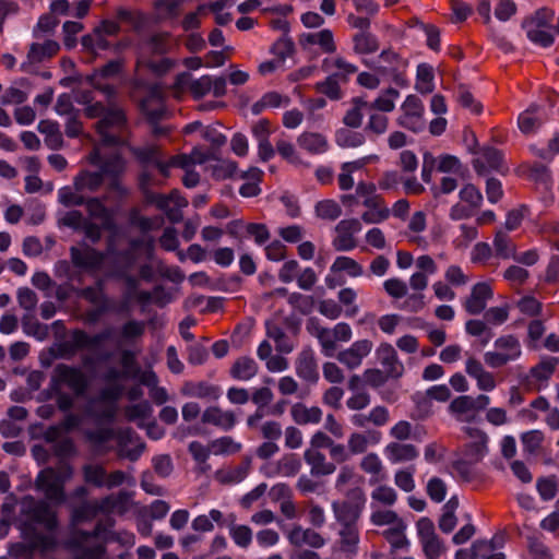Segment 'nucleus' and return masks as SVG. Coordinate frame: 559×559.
Returning <instances> with one entry per match:
<instances>
[{"label": "nucleus", "mask_w": 559, "mask_h": 559, "mask_svg": "<svg viewBox=\"0 0 559 559\" xmlns=\"http://www.w3.org/2000/svg\"><path fill=\"white\" fill-rule=\"evenodd\" d=\"M355 191L367 209L361 214V221L366 224H380L390 217V209L384 198L377 193V185L371 181H359Z\"/></svg>", "instance_id": "39448f33"}, {"label": "nucleus", "mask_w": 559, "mask_h": 559, "mask_svg": "<svg viewBox=\"0 0 559 559\" xmlns=\"http://www.w3.org/2000/svg\"><path fill=\"white\" fill-rule=\"evenodd\" d=\"M22 513L31 523L41 524L48 531H53L57 527L56 513L45 501H36L32 497L25 498Z\"/></svg>", "instance_id": "2eb2a0df"}, {"label": "nucleus", "mask_w": 559, "mask_h": 559, "mask_svg": "<svg viewBox=\"0 0 559 559\" xmlns=\"http://www.w3.org/2000/svg\"><path fill=\"white\" fill-rule=\"evenodd\" d=\"M471 395H460L449 404V413L461 423L472 421L476 417Z\"/></svg>", "instance_id": "a19ab883"}, {"label": "nucleus", "mask_w": 559, "mask_h": 559, "mask_svg": "<svg viewBox=\"0 0 559 559\" xmlns=\"http://www.w3.org/2000/svg\"><path fill=\"white\" fill-rule=\"evenodd\" d=\"M266 335L275 343V348L282 354H289L293 352L295 345L292 338L284 332V330L275 323H266Z\"/></svg>", "instance_id": "8fccbe9b"}, {"label": "nucleus", "mask_w": 559, "mask_h": 559, "mask_svg": "<svg viewBox=\"0 0 559 559\" xmlns=\"http://www.w3.org/2000/svg\"><path fill=\"white\" fill-rule=\"evenodd\" d=\"M400 127L412 132H421L426 127L425 106L416 95L406 96L401 105V115L396 119Z\"/></svg>", "instance_id": "f8f14e48"}, {"label": "nucleus", "mask_w": 559, "mask_h": 559, "mask_svg": "<svg viewBox=\"0 0 559 559\" xmlns=\"http://www.w3.org/2000/svg\"><path fill=\"white\" fill-rule=\"evenodd\" d=\"M383 453L391 464H403L415 461L419 456L416 445L401 441L389 442Z\"/></svg>", "instance_id": "393cba45"}, {"label": "nucleus", "mask_w": 559, "mask_h": 559, "mask_svg": "<svg viewBox=\"0 0 559 559\" xmlns=\"http://www.w3.org/2000/svg\"><path fill=\"white\" fill-rule=\"evenodd\" d=\"M141 109L151 123H156L165 117L166 106L162 91L153 87L142 100Z\"/></svg>", "instance_id": "cd10ccee"}, {"label": "nucleus", "mask_w": 559, "mask_h": 559, "mask_svg": "<svg viewBox=\"0 0 559 559\" xmlns=\"http://www.w3.org/2000/svg\"><path fill=\"white\" fill-rule=\"evenodd\" d=\"M157 185L148 171H142L139 177V188L144 195L145 202L156 205L158 210L165 212L171 223H178L182 219L181 210L188 206V200L182 197L179 190L175 189L169 194L155 193L152 186Z\"/></svg>", "instance_id": "f03ea898"}, {"label": "nucleus", "mask_w": 559, "mask_h": 559, "mask_svg": "<svg viewBox=\"0 0 559 559\" xmlns=\"http://www.w3.org/2000/svg\"><path fill=\"white\" fill-rule=\"evenodd\" d=\"M300 148L312 155L323 154L329 148L326 138L317 132H304L297 138Z\"/></svg>", "instance_id": "a18cd8bd"}, {"label": "nucleus", "mask_w": 559, "mask_h": 559, "mask_svg": "<svg viewBox=\"0 0 559 559\" xmlns=\"http://www.w3.org/2000/svg\"><path fill=\"white\" fill-rule=\"evenodd\" d=\"M360 468L371 476L370 483H378L385 478L382 461L377 453H368L359 464Z\"/></svg>", "instance_id": "3c124183"}, {"label": "nucleus", "mask_w": 559, "mask_h": 559, "mask_svg": "<svg viewBox=\"0 0 559 559\" xmlns=\"http://www.w3.org/2000/svg\"><path fill=\"white\" fill-rule=\"evenodd\" d=\"M173 47L171 35L168 32L153 34L143 45L141 55L138 60L139 67H144L157 75L167 73L175 64L169 58H162L157 61L145 56V51L155 55H165Z\"/></svg>", "instance_id": "20e7f679"}, {"label": "nucleus", "mask_w": 559, "mask_h": 559, "mask_svg": "<svg viewBox=\"0 0 559 559\" xmlns=\"http://www.w3.org/2000/svg\"><path fill=\"white\" fill-rule=\"evenodd\" d=\"M493 298V288L488 282H478L474 284L468 293L462 299L463 309L471 316L483 313L488 302Z\"/></svg>", "instance_id": "dca6fc26"}, {"label": "nucleus", "mask_w": 559, "mask_h": 559, "mask_svg": "<svg viewBox=\"0 0 559 559\" xmlns=\"http://www.w3.org/2000/svg\"><path fill=\"white\" fill-rule=\"evenodd\" d=\"M201 421L204 425L214 426L223 431H229L235 427L237 417L233 411L213 405L203 411Z\"/></svg>", "instance_id": "5701e85b"}, {"label": "nucleus", "mask_w": 559, "mask_h": 559, "mask_svg": "<svg viewBox=\"0 0 559 559\" xmlns=\"http://www.w3.org/2000/svg\"><path fill=\"white\" fill-rule=\"evenodd\" d=\"M130 152L136 158V160L143 165H154L162 157V152L158 145L150 144L146 146H130Z\"/></svg>", "instance_id": "680f3d73"}, {"label": "nucleus", "mask_w": 559, "mask_h": 559, "mask_svg": "<svg viewBox=\"0 0 559 559\" xmlns=\"http://www.w3.org/2000/svg\"><path fill=\"white\" fill-rule=\"evenodd\" d=\"M400 97V92L393 87L386 88L373 102H367L362 106L368 108V112L381 111L391 112L395 108V102Z\"/></svg>", "instance_id": "49530a36"}, {"label": "nucleus", "mask_w": 559, "mask_h": 559, "mask_svg": "<svg viewBox=\"0 0 559 559\" xmlns=\"http://www.w3.org/2000/svg\"><path fill=\"white\" fill-rule=\"evenodd\" d=\"M483 200V194L476 186L464 185L459 191V201L450 209V218L462 221L474 216L480 209Z\"/></svg>", "instance_id": "9d476101"}, {"label": "nucleus", "mask_w": 559, "mask_h": 559, "mask_svg": "<svg viewBox=\"0 0 559 559\" xmlns=\"http://www.w3.org/2000/svg\"><path fill=\"white\" fill-rule=\"evenodd\" d=\"M292 419L298 425L319 424L322 420V409L318 406L308 407L304 403H296L290 407Z\"/></svg>", "instance_id": "c03bdc74"}, {"label": "nucleus", "mask_w": 559, "mask_h": 559, "mask_svg": "<svg viewBox=\"0 0 559 559\" xmlns=\"http://www.w3.org/2000/svg\"><path fill=\"white\" fill-rule=\"evenodd\" d=\"M288 540L296 547L307 545L311 548H322L325 545L324 537L312 528H302L301 526L294 527L289 535Z\"/></svg>", "instance_id": "c9c22d12"}, {"label": "nucleus", "mask_w": 559, "mask_h": 559, "mask_svg": "<svg viewBox=\"0 0 559 559\" xmlns=\"http://www.w3.org/2000/svg\"><path fill=\"white\" fill-rule=\"evenodd\" d=\"M522 356V345L513 334L500 335L493 343V350L484 354V361L490 368H501Z\"/></svg>", "instance_id": "0eeeda50"}, {"label": "nucleus", "mask_w": 559, "mask_h": 559, "mask_svg": "<svg viewBox=\"0 0 559 559\" xmlns=\"http://www.w3.org/2000/svg\"><path fill=\"white\" fill-rule=\"evenodd\" d=\"M72 475L73 468L67 462H61L58 471L47 467L37 475L35 481L36 489L41 491L47 500L60 504L66 500L64 483Z\"/></svg>", "instance_id": "7ed1b4c3"}, {"label": "nucleus", "mask_w": 559, "mask_h": 559, "mask_svg": "<svg viewBox=\"0 0 559 559\" xmlns=\"http://www.w3.org/2000/svg\"><path fill=\"white\" fill-rule=\"evenodd\" d=\"M307 330L318 340L321 352L325 357L334 356L337 345L335 344L332 329L322 326L318 322H311V324L307 325Z\"/></svg>", "instance_id": "ea45409f"}, {"label": "nucleus", "mask_w": 559, "mask_h": 559, "mask_svg": "<svg viewBox=\"0 0 559 559\" xmlns=\"http://www.w3.org/2000/svg\"><path fill=\"white\" fill-rule=\"evenodd\" d=\"M515 308L527 318H538L543 313V304L532 295H525L515 301Z\"/></svg>", "instance_id": "774afa93"}, {"label": "nucleus", "mask_w": 559, "mask_h": 559, "mask_svg": "<svg viewBox=\"0 0 559 559\" xmlns=\"http://www.w3.org/2000/svg\"><path fill=\"white\" fill-rule=\"evenodd\" d=\"M231 518L233 521L228 525L229 536L236 546L242 549H247L252 543L253 532L248 525L236 524L235 516L231 515Z\"/></svg>", "instance_id": "bf43d9fd"}, {"label": "nucleus", "mask_w": 559, "mask_h": 559, "mask_svg": "<svg viewBox=\"0 0 559 559\" xmlns=\"http://www.w3.org/2000/svg\"><path fill=\"white\" fill-rule=\"evenodd\" d=\"M249 468V463L246 462L235 467L218 469L215 479L223 485L238 484L247 477Z\"/></svg>", "instance_id": "6e6d98bb"}, {"label": "nucleus", "mask_w": 559, "mask_h": 559, "mask_svg": "<svg viewBox=\"0 0 559 559\" xmlns=\"http://www.w3.org/2000/svg\"><path fill=\"white\" fill-rule=\"evenodd\" d=\"M63 386L70 389L75 396H82L88 389V379L81 368L58 364L52 371L50 389L59 392Z\"/></svg>", "instance_id": "1a4fd4ad"}, {"label": "nucleus", "mask_w": 559, "mask_h": 559, "mask_svg": "<svg viewBox=\"0 0 559 559\" xmlns=\"http://www.w3.org/2000/svg\"><path fill=\"white\" fill-rule=\"evenodd\" d=\"M300 45L319 46L324 53H333L336 51V44L332 31L325 28L316 33L302 34L299 39Z\"/></svg>", "instance_id": "e433bc0d"}, {"label": "nucleus", "mask_w": 559, "mask_h": 559, "mask_svg": "<svg viewBox=\"0 0 559 559\" xmlns=\"http://www.w3.org/2000/svg\"><path fill=\"white\" fill-rule=\"evenodd\" d=\"M180 393L187 397L216 401L221 396V388L206 381H186Z\"/></svg>", "instance_id": "c756f323"}, {"label": "nucleus", "mask_w": 559, "mask_h": 559, "mask_svg": "<svg viewBox=\"0 0 559 559\" xmlns=\"http://www.w3.org/2000/svg\"><path fill=\"white\" fill-rule=\"evenodd\" d=\"M322 70L335 75L341 82L346 83L350 75L358 71V68L345 60L343 57L325 58L322 61Z\"/></svg>", "instance_id": "58836bf2"}, {"label": "nucleus", "mask_w": 559, "mask_h": 559, "mask_svg": "<svg viewBox=\"0 0 559 559\" xmlns=\"http://www.w3.org/2000/svg\"><path fill=\"white\" fill-rule=\"evenodd\" d=\"M88 162L99 168L103 177H107L110 182L108 188L121 195L128 194V189L120 182V177L126 173L127 162L118 153L103 155L99 148H94L88 155Z\"/></svg>", "instance_id": "423d86ee"}, {"label": "nucleus", "mask_w": 559, "mask_h": 559, "mask_svg": "<svg viewBox=\"0 0 559 559\" xmlns=\"http://www.w3.org/2000/svg\"><path fill=\"white\" fill-rule=\"evenodd\" d=\"M557 358H543L537 365L531 368L530 376L537 382H546L554 374L557 366Z\"/></svg>", "instance_id": "338daca9"}, {"label": "nucleus", "mask_w": 559, "mask_h": 559, "mask_svg": "<svg viewBox=\"0 0 559 559\" xmlns=\"http://www.w3.org/2000/svg\"><path fill=\"white\" fill-rule=\"evenodd\" d=\"M353 44V49L357 55H370L379 49L378 38L368 31L355 34Z\"/></svg>", "instance_id": "4d7b16f0"}, {"label": "nucleus", "mask_w": 559, "mask_h": 559, "mask_svg": "<svg viewBox=\"0 0 559 559\" xmlns=\"http://www.w3.org/2000/svg\"><path fill=\"white\" fill-rule=\"evenodd\" d=\"M380 59L388 64V67L382 68L383 73L389 74L396 85L406 87L408 85V81L405 76V69L408 64L407 61L391 49L383 50L380 53Z\"/></svg>", "instance_id": "aec40b11"}, {"label": "nucleus", "mask_w": 559, "mask_h": 559, "mask_svg": "<svg viewBox=\"0 0 559 559\" xmlns=\"http://www.w3.org/2000/svg\"><path fill=\"white\" fill-rule=\"evenodd\" d=\"M554 16L555 11L552 9L547 7L539 8L532 15L526 16L522 21V27L547 28L550 26Z\"/></svg>", "instance_id": "0e129e2a"}, {"label": "nucleus", "mask_w": 559, "mask_h": 559, "mask_svg": "<svg viewBox=\"0 0 559 559\" xmlns=\"http://www.w3.org/2000/svg\"><path fill=\"white\" fill-rule=\"evenodd\" d=\"M362 226L358 218L340 221L334 227L332 246L336 251H352L357 247L356 235Z\"/></svg>", "instance_id": "4468645a"}, {"label": "nucleus", "mask_w": 559, "mask_h": 559, "mask_svg": "<svg viewBox=\"0 0 559 559\" xmlns=\"http://www.w3.org/2000/svg\"><path fill=\"white\" fill-rule=\"evenodd\" d=\"M372 348V341L367 338L358 340L349 347L340 350L335 357L347 369L355 370L362 365L364 359L370 355Z\"/></svg>", "instance_id": "f3484780"}, {"label": "nucleus", "mask_w": 559, "mask_h": 559, "mask_svg": "<svg viewBox=\"0 0 559 559\" xmlns=\"http://www.w3.org/2000/svg\"><path fill=\"white\" fill-rule=\"evenodd\" d=\"M31 82L27 79H20L9 86L0 97L1 105H20L27 100L31 92Z\"/></svg>", "instance_id": "4c0bfd02"}, {"label": "nucleus", "mask_w": 559, "mask_h": 559, "mask_svg": "<svg viewBox=\"0 0 559 559\" xmlns=\"http://www.w3.org/2000/svg\"><path fill=\"white\" fill-rule=\"evenodd\" d=\"M406 523L405 521L382 531V537L390 545V555L394 556L399 550L408 551L411 542L406 536Z\"/></svg>", "instance_id": "72a5a7b5"}, {"label": "nucleus", "mask_w": 559, "mask_h": 559, "mask_svg": "<svg viewBox=\"0 0 559 559\" xmlns=\"http://www.w3.org/2000/svg\"><path fill=\"white\" fill-rule=\"evenodd\" d=\"M416 528L425 559H440L447 547L436 534L433 522L428 518H421L417 521Z\"/></svg>", "instance_id": "9b49d317"}, {"label": "nucleus", "mask_w": 559, "mask_h": 559, "mask_svg": "<svg viewBox=\"0 0 559 559\" xmlns=\"http://www.w3.org/2000/svg\"><path fill=\"white\" fill-rule=\"evenodd\" d=\"M259 365L248 356L238 357L229 369V374L238 381H249L258 374Z\"/></svg>", "instance_id": "37998d69"}, {"label": "nucleus", "mask_w": 559, "mask_h": 559, "mask_svg": "<svg viewBox=\"0 0 559 559\" xmlns=\"http://www.w3.org/2000/svg\"><path fill=\"white\" fill-rule=\"evenodd\" d=\"M546 121L547 116L545 110L539 106L533 105L520 114L518 118V126L523 134L531 135L534 134Z\"/></svg>", "instance_id": "7c9ffc66"}, {"label": "nucleus", "mask_w": 559, "mask_h": 559, "mask_svg": "<svg viewBox=\"0 0 559 559\" xmlns=\"http://www.w3.org/2000/svg\"><path fill=\"white\" fill-rule=\"evenodd\" d=\"M473 166L478 175H484L489 170L504 173L508 169L502 153L495 147H484L473 160Z\"/></svg>", "instance_id": "4be33fe9"}, {"label": "nucleus", "mask_w": 559, "mask_h": 559, "mask_svg": "<svg viewBox=\"0 0 559 559\" xmlns=\"http://www.w3.org/2000/svg\"><path fill=\"white\" fill-rule=\"evenodd\" d=\"M75 295L82 299H84L90 305L111 310V302L109 297L105 292V286L103 281H97L95 285L86 286L84 288L73 290Z\"/></svg>", "instance_id": "f704fd0d"}, {"label": "nucleus", "mask_w": 559, "mask_h": 559, "mask_svg": "<svg viewBox=\"0 0 559 559\" xmlns=\"http://www.w3.org/2000/svg\"><path fill=\"white\" fill-rule=\"evenodd\" d=\"M84 114L90 119L99 118L95 129L104 144L119 145L127 142V118L121 108L106 107L103 103L95 102L84 108Z\"/></svg>", "instance_id": "f257e3e1"}, {"label": "nucleus", "mask_w": 559, "mask_h": 559, "mask_svg": "<svg viewBox=\"0 0 559 559\" xmlns=\"http://www.w3.org/2000/svg\"><path fill=\"white\" fill-rule=\"evenodd\" d=\"M104 182L103 174L99 171L82 170L80 171L73 181V186L78 191H97Z\"/></svg>", "instance_id": "de8ad7c7"}, {"label": "nucleus", "mask_w": 559, "mask_h": 559, "mask_svg": "<svg viewBox=\"0 0 559 559\" xmlns=\"http://www.w3.org/2000/svg\"><path fill=\"white\" fill-rule=\"evenodd\" d=\"M296 373L302 380L316 383L319 380V371L316 354L312 348H304L296 358Z\"/></svg>", "instance_id": "bb28decb"}, {"label": "nucleus", "mask_w": 559, "mask_h": 559, "mask_svg": "<svg viewBox=\"0 0 559 559\" xmlns=\"http://www.w3.org/2000/svg\"><path fill=\"white\" fill-rule=\"evenodd\" d=\"M492 243L496 255L503 260L512 259L516 252V245L502 229L496 231Z\"/></svg>", "instance_id": "603ef678"}, {"label": "nucleus", "mask_w": 559, "mask_h": 559, "mask_svg": "<svg viewBox=\"0 0 559 559\" xmlns=\"http://www.w3.org/2000/svg\"><path fill=\"white\" fill-rule=\"evenodd\" d=\"M70 257L75 266L88 270H99L106 259L105 253L92 247L83 249L72 247L70 249Z\"/></svg>", "instance_id": "a878e982"}, {"label": "nucleus", "mask_w": 559, "mask_h": 559, "mask_svg": "<svg viewBox=\"0 0 559 559\" xmlns=\"http://www.w3.org/2000/svg\"><path fill=\"white\" fill-rule=\"evenodd\" d=\"M37 128L40 133L45 134V143L49 148L58 150L62 146V133L57 122L50 120H41Z\"/></svg>", "instance_id": "864d4df0"}, {"label": "nucleus", "mask_w": 559, "mask_h": 559, "mask_svg": "<svg viewBox=\"0 0 559 559\" xmlns=\"http://www.w3.org/2000/svg\"><path fill=\"white\" fill-rule=\"evenodd\" d=\"M531 407L544 414L543 420L551 430H559V409L551 406L546 397H536L531 402Z\"/></svg>", "instance_id": "09e8293b"}, {"label": "nucleus", "mask_w": 559, "mask_h": 559, "mask_svg": "<svg viewBox=\"0 0 559 559\" xmlns=\"http://www.w3.org/2000/svg\"><path fill=\"white\" fill-rule=\"evenodd\" d=\"M340 545L343 551L356 552L360 540L359 525L350 524L340 526L338 530Z\"/></svg>", "instance_id": "5fc2aeb1"}, {"label": "nucleus", "mask_w": 559, "mask_h": 559, "mask_svg": "<svg viewBox=\"0 0 559 559\" xmlns=\"http://www.w3.org/2000/svg\"><path fill=\"white\" fill-rule=\"evenodd\" d=\"M107 469L98 463L83 465L82 475L87 485L96 488H104Z\"/></svg>", "instance_id": "e2e57ef3"}, {"label": "nucleus", "mask_w": 559, "mask_h": 559, "mask_svg": "<svg viewBox=\"0 0 559 559\" xmlns=\"http://www.w3.org/2000/svg\"><path fill=\"white\" fill-rule=\"evenodd\" d=\"M374 355L378 364L392 377V380H399L403 377L405 367L392 344L386 342L380 343L376 348Z\"/></svg>", "instance_id": "a211bd4d"}, {"label": "nucleus", "mask_w": 559, "mask_h": 559, "mask_svg": "<svg viewBox=\"0 0 559 559\" xmlns=\"http://www.w3.org/2000/svg\"><path fill=\"white\" fill-rule=\"evenodd\" d=\"M433 68L428 63H420L416 70L415 88L420 94H429L433 91L435 84Z\"/></svg>", "instance_id": "13d9d810"}, {"label": "nucleus", "mask_w": 559, "mask_h": 559, "mask_svg": "<svg viewBox=\"0 0 559 559\" xmlns=\"http://www.w3.org/2000/svg\"><path fill=\"white\" fill-rule=\"evenodd\" d=\"M146 449L142 439L131 429L126 428L116 432V453L118 459L138 461Z\"/></svg>", "instance_id": "ddd939ff"}, {"label": "nucleus", "mask_w": 559, "mask_h": 559, "mask_svg": "<svg viewBox=\"0 0 559 559\" xmlns=\"http://www.w3.org/2000/svg\"><path fill=\"white\" fill-rule=\"evenodd\" d=\"M304 460L310 466V474L313 477L329 476L336 471L335 463L328 461L321 451L305 450Z\"/></svg>", "instance_id": "2f4dec72"}, {"label": "nucleus", "mask_w": 559, "mask_h": 559, "mask_svg": "<svg viewBox=\"0 0 559 559\" xmlns=\"http://www.w3.org/2000/svg\"><path fill=\"white\" fill-rule=\"evenodd\" d=\"M23 538L26 542L32 543L33 551L39 550L40 552H46L52 550L57 540L52 535H45L37 533L36 530L31 525V523H25L23 526Z\"/></svg>", "instance_id": "79ce46f5"}, {"label": "nucleus", "mask_w": 559, "mask_h": 559, "mask_svg": "<svg viewBox=\"0 0 559 559\" xmlns=\"http://www.w3.org/2000/svg\"><path fill=\"white\" fill-rule=\"evenodd\" d=\"M464 432L468 438L464 449L465 456L473 462L480 461L488 451V436L476 427H465Z\"/></svg>", "instance_id": "412c9836"}, {"label": "nucleus", "mask_w": 559, "mask_h": 559, "mask_svg": "<svg viewBox=\"0 0 559 559\" xmlns=\"http://www.w3.org/2000/svg\"><path fill=\"white\" fill-rule=\"evenodd\" d=\"M301 468V462L297 454L286 453L274 463L265 466V475L269 477H294Z\"/></svg>", "instance_id": "c85d7f7f"}, {"label": "nucleus", "mask_w": 559, "mask_h": 559, "mask_svg": "<svg viewBox=\"0 0 559 559\" xmlns=\"http://www.w3.org/2000/svg\"><path fill=\"white\" fill-rule=\"evenodd\" d=\"M59 49V44L51 39H47L44 43L31 44L26 56V61L21 64V70L27 72L31 66L43 62L56 56Z\"/></svg>", "instance_id": "b1692460"}, {"label": "nucleus", "mask_w": 559, "mask_h": 559, "mask_svg": "<svg viewBox=\"0 0 559 559\" xmlns=\"http://www.w3.org/2000/svg\"><path fill=\"white\" fill-rule=\"evenodd\" d=\"M466 373L476 381L478 390L484 392L493 391L497 386L495 374L485 369L483 362L475 356H468L465 361Z\"/></svg>", "instance_id": "6ab92c4d"}, {"label": "nucleus", "mask_w": 559, "mask_h": 559, "mask_svg": "<svg viewBox=\"0 0 559 559\" xmlns=\"http://www.w3.org/2000/svg\"><path fill=\"white\" fill-rule=\"evenodd\" d=\"M131 498L132 493L126 490L108 495L99 500L100 513L123 515L129 510Z\"/></svg>", "instance_id": "473e14b6"}, {"label": "nucleus", "mask_w": 559, "mask_h": 559, "mask_svg": "<svg viewBox=\"0 0 559 559\" xmlns=\"http://www.w3.org/2000/svg\"><path fill=\"white\" fill-rule=\"evenodd\" d=\"M180 4L181 0H155L153 2L155 21L162 22L177 17Z\"/></svg>", "instance_id": "052dcab7"}, {"label": "nucleus", "mask_w": 559, "mask_h": 559, "mask_svg": "<svg viewBox=\"0 0 559 559\" xmlns=\"http://www.w3.org/2000/svg\"><path fill=\"white\" fill-rule=\"evenodd\" d=\"M335 142L343 148H356L365 144L366 136L360 131L341 129L335 134Z\"/></svg>", "instance_id": "69168bd1"}, {"label": "nucleus", "mask_w": 559, "mask_h": 559, "mask_svg": "<svg viewBox=\"0 0 559 559\" xmlns=\"http://www.w3.org/2000/svg\"><path fill=\"white\" fill-rule=\"evenodd\" d=\"M345 496V500L332 502V511L338 526L358 524L366 503L365 493L358 487L346 491Z\"/></svg>", "instance_id": "6e6552de"}]
</instances>
